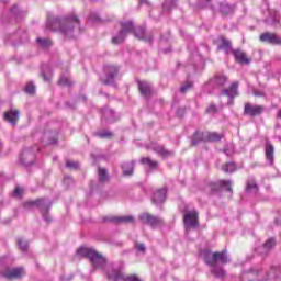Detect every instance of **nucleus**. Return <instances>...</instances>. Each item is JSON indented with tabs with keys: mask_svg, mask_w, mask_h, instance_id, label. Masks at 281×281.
<instances>
[{
	"mask_svg": "<svg viewBox=\"0 0 281 281\" xmlns=\"http://www.w3.org/2000/svg\"><path fill=\"white\" fill-rule=\"evenodd\" d=\"M134 32V36L138 41H145L146 43L153 44V32L146 33V29L138 26L135 29L133 21L121 22V30L117 35L112 37L113 45H120L123 41L126 40L128 34Z\"/></svg>",
	"mask_w": 281,
	"mask_h": 281,
	"instance_id": "f257e3e1",
	"label": "nucleus"
},
{
	"mask_svg": "<svg viewBox=\"0 0 281 281\" xmlns=\"http://www.w3.org/2000/svg\"><path fill=\"white\" fill-rule=\"evenodd\" d=\"M76 26H80V20L76 15L55 18L48 20L46 23V30H50V32H60L66 38L74 37V27Z\"/></svg>",
	"mask_w": 281,
	"mask_h": 281,
	"instance_id": "f03ea898",
	"label": "nucleus"
},
{
	"mask_svg": "<svg viewBox=\"0 0 281 281\" xmlns=\"http://www.w3.org/2000/svg\"><path fill=\"white\" fill-rule=\"evenodd\" d=\"M202 256L205 265L212 267L211 273H213V276H216V278H223V276H225L223 267L231 262L229 256H227V250H222L221 252L204 250Z\"/></svg>",
	"mask_w": 281,
	"mask_h": 281,
	"instance_id": "7ed1b4c3",
	"label": "nucleus"
},
{
	"mask_svg": "<svg viewBox=\"0 0 281 281\" xmlns=\"http://www.w3.org/2000/svg\"><path fill=\"white\" fill-rule=\"evenodd\" d=\"M26 205H36V207H38L44 221H46V223H49L52 221V217L49 216V210H52V201H49L45 198H42V199L31 201V202L26 203Z\"/></svg>",
	"mask_w": 281,
	"mask_h": 281,
	"instance_id": "20e7f679",
	"label": "nucleus"
},
{
	"mask_svg": "<svg viewBox=\"0 0 281 281\" xmlns=\"http://www.w3.org/2000/svg\"><path fill=\"white\" fill-rule=\"evenodd\" d=\"M38 150L40 149L36 146L23 149L20 157L21 164L23 166H32V164H34V159H36V154Z\"/></svg>",
	"mask_w": 281,
	"mask_h": 281,
	"instance_id": "39448f33",
	"label": "nucleus"
},
{
	"mask_svg": "<svg viewBox=\"0 0 281 281\" xmlns=\"http://www.w3.org/2000/svg\"><path fill=\"white\" fill-rule=\"evenodd\" d=\"M120 72V68L117 66L108 65L104 67L105 78L101 79L102 85H115V78H117V74Z\"/></svg>",
	"mask_w": 281,
	"mask_h": 281,
	"instance_id": "423d86ee",
	"label": "nucleus"
},
{
	"mask_svg": "<svg viewBox=\"0 0 281 281\" xmlns=\"http://www.w3.org/2000/svg\"><path fill=\"white\" fill-rule=\"evenodd\" d=\"M138 220L144 225H149V227H158V225H164V218L155 216L150 213H142L138 215Z\"/></svg>",
	"mask_w": 281,
	"mask_h": 281,
	"instance_id": "0eeeda50",
	"label": "nucleus"
},
{
	"mask_svg": "<svg viewBox=\"0 0 281 281\" xmlns=\"http://www.w3.org/2000/svg\"><path fill=\"white\" fill-rule=\"evenodd\" d=\"M183 223L187 229L199 227V212L196 210L184 211Z\"/></svg>",
	"mask_w": 281,
	"mask_h": 281,
	"instance_id": "6e6552de",
	"label": "nucleus"
},
{
	"mask_svg": "<svg viewBox=\"0 0 281 281\" xmlns=\"http://www.w3.org/2000/svg\"><path fill=\"white\" fill-rule=\"evenodd\" d=\"M147 150H153L156 155L162 157V159H168V157H172V155H175V151L169 150L164 145L157 143H150L147 145Z\"/></svg>",
	"mask_w": 281,
	"mask_h": 281,
	"instance_id": "1a4fd4ad",
	"label": "nucleus"
},
{
	"mask_svg": "<svg viewBox=\"0 0 281 281\" xmlns=\"http://www.w3.org/2000/svg\"><path fill=\"white\" fill-rule=\"evenodd\" d=\"M222 95L228 98V104H234V98L238 95V81L233 82L227 89H222L220 98Z\"/></svg>",
	"mask_w": 281,
	"mask_h": 281,
	"instance_id": "9d476101",
	"label": "nucleus"
},
{
	"mask_svg": "<svg viewBox=\"0 0 281 281\" xmlns=\"http://www.w3.org/2000/svg\"><path fill=\"white\" fill-rule=\"evenodd\" d=\"M265 113V106L256 105L251 103H245L244 115H248L249 117H258Z\"/></svg>",
	"mask_w": 281,
	"mask_h": 281,
	"instance_id": "9b49d317",
	"label": "nucleus"
},
{
	"mask_svg": "<svg viewBox=\"0 0 281 281\" xmlns=\"http://www.w3.org/2000/svg\"><path fill=\"white\" fill-rule=\"evenodd\" d=\"M3 278L8 280H19V278H23V268H7L2 272Z\"/></svg>",
	"mask_w": 281,
	"mask_h": 281,
	"instance_id": "f8f14e48",
	"label": "nucleus"
},
{
	"mask_svg": "<svg viewBox=\"0 0 281 281\" xmlns=\"http://www.w3.org/2000/svg\"><path fill=\"white\" fill-rule=\"evenodd\" d=\"M261 43H268L269 45H281V38L276 33L266 32L259 36Z\"/></svg>",
	"mask_w": 281,
	"mask_h": 281,
	"instance_id": "ddd939ff",
	"label": "nucleus"
},
{
	"mask_svg": "<svg viewBox=\"0 0 281 281\" xmlns=\"http://www.w3.org/2000/svg\"><path fill=\"white\" fill-rule=\"evenodd\" d=\"M117 120H120V115H117L115 111L109 108L102 110V122H105V124H113L117 122Z\"/></svg>",
	"mask_w": 281,
	"mask_h": 281,
	"instance_id": "4468645a",
	"label": "nucleus"
},
{
	"mask_svg": "<svg viewBox=\"0 0 281 281\" xmlns=\"http://www.w3.org/2000/svg\"><path fill=\"white\" fill-rule=\"evenodd\" d=\"M227 76L222 74H216L213 79H211L210 85H212L213 89H223L225 85H227Z\"/></svg>",
	"mask_w": 281,
	"mask_h": 281,
	"instance_id": "2eb2a0df",
	"label": "nucleus"
},
{
	"mask_svg": "<svg viewBox=\"0 0 281 281\" xmlns=\"http://www.w3.org/2000/svg\"><path fill=\"white\" fill-rule=\"evenodd\" d=\"M265 155H266V159L270 164V166H273L276 147H273V144H271V140H269V139H266Z\"/></svg>",
	"mask_w": 281,
	"mask_h": 281,
	"instance_id": "dca6fc26",
	"label": "nucleus"
},
{
	"mask_svg": "<svg viewBox=\"0 0 281 281\" xmlns=\"http://www.w3.org/2000/svg\"><path fill=\"white\" fill-rule=\"evenodd\" d=\"M262 270L260 268H252L250 270L244 271L241 273V281H254L256 278H259Z\"/></svg>",
	"mask_w": 281,
	"mask_h": 281,
	"instance_id": "f3484780",
	"label": "nucleus"
},
{
	"mask_svg": "<svg viewBox=\"0 0 281 281\" xmlns=\"http://www.w3.org/2000/svg\"><path fill=\"white\" fill-rule=\"evenodd\" d=\"M21 112L19 110H9L4 113L5 122H9L12 126H16Z\"/></svg>",
	"mask_w": 281,
	"mask_h": 281,
	"instance_id": "a211bd4d",
	"label": "nucleus"
},
{
	"mask_svg": "<svg viewBox=\"0 0 281 281\" xmlns=\"http://www.w3.org/2000/svg\"><path fill=\"white\" fill-rule=\"evenodd\" d=\"M232 54L239 65H249L251 63V59L247 58V55L241 49H233Z\"/></svg>",
	"mask_w": 281,
	"mask_h": 281,
	"instance_id": "6ab92c4d",
	"label": "nucleus"
},
{
	"mask_svg": "<svg viewBox=\"0 0 281 281\" xmlns=\"http://www.w3.org/2000/svg\"><path fill=\"white\" fill-rule=\"evenodd\" d=\"M168 190L166 188L158 189L155 191L151 201L155 205H161L166 201V194Z\"/></svg>",
	"mask_w": 281,
	"mask_h": 281,
	"instance_id": "aec40b11",
	"label": "nucleus"
},
{
	"mask_svg": "<svg viewBox=\"0 0 281 281\" xmlns=\"http://www.w3.org/2000/svg\"><path fill=\"white\" fill-rule=\"evenodd\" d=\"M138 89L143 98H150L153 95V86L148 81L138 82Z\"/></svg>",
	"mask_w": 281,
	"mask_h": 281,
	"instance_id": "412c9836",
	"label": "nucleus"
},
{
	"mask_svg": "<svg viewBox=\"0 0 281 281\" xmlns=\"http://www.w3.org/2000/svg\"><path fill=\"white\" fill-rule=\"evenodd\" d=\"M267 278L259 279L258 281L276 280V278H281L280 266H272L268 272H266Z\"/></svg>",
	"mask_w": 281,
	"mask_h": 281,
	"instance_id": "4be33fe9",
	"label": "nucleus"
},
{
	"mask_svg": "<svg viewBox=\"0 0 281 281\" xmlns=\"http://www.w3.org/2000/svg\"><path fill=\"white\" fill-rule=\"evenodd\" d=\"M273 247H276V238H270L262 245V247L258 248V254L261 256H267V254L271 251Z\"/></svg>",
	"mask_w": 281,
	"mask_h": 281,
	"instance_id": "5701e85b",
	"label": "nucleus"
},
{
	"mask_svg": "<svg viewBox=\"0 0 281 281\" xmlns=\"http://www.w3.org/2000/svg\"><path fill=\"white\" fill-rule=\"evenodd\" d=\"M104 223L110 222V223H134L135 217L132 215L127 216H121V217H104L103 218Z\"/></svg>",
	"mask_w": 281,
	"mask_h": 281,
	"instance_id": "b1692460",
	"label": "nucleus"
},
{
	"mask_svg": "<svg viewBox=\"0 0 281 281\" xmlns=\"http://www.w3.org/2000/svg\"><path fill=\"white\" fill-rule=\"evenodd\" d=\"M217 43H218V48L226 52V54H229V52L232 53L234 50L232 49V42L225 38L224 36H220L217 38Z\"/></svg>",
	"mask_w": 281,
	"mask_h": 281,
	"instance_id": "393cba45",
	"label": "nucleus"
},
{
	"mask_svg": "<svg viewBox=\"0 0 281 281\" xmlns=\"http://www.w3.org/2000/svg\"><path fill=\"white\" fill-rule=\"evenodd\" d=\"M121 168L123 170L124 177H131L135 170V162L134 161L123 162Z\"/></svg>",
	"mask_w": 281,
	"mask_h": 281,
	"instance_id": "a878e982",
	"label": "nucleus"
},
{
	"mask_svg": "<svg viewBox=\"0 0 281 281\" xmlns=\"http://www.w3.org/2000/svg\"><path fill=\"white\" fill-rule=\"evenodd\" d=\"M203 136L206 142H221L223 139V136L216 132H205Z\"/></svg>",
	"mask_w": 281,
	"mask_h": 281,
	"instance_id": "bb28decb",
	"label": "nucleus"
},
{
	"mask_svg": "<svg viewBox=\"0 0 281 281\" xmlns=\"http://www.w3.org/2000/svg\"><path fill=\"white\" fill-rule=\"evenodd\" d=\"M246 192H258V183H256V178L249 177L246 182Z\"/></svg>",
	"mask_w": 281,
	"mask_h": 281,
	"instance_id": "cd10ccee",
	"label": "nucleus"
},
{
	"mask_svg": "<svg viewBox=\"0 0 281 281\" xmlns=\"http://www.w3.org/2000/svg\"><path fill=\"white\" fill-rule=\"evenodd\" d=\"M203 135H205V132H195L191 140V145L198 146V144H201V142H207Z\"/></svg>",
	"mask_w": 281,
	"mask_h": 281,
	"instance_id": "c85d7f7f",
	"label": "nucleus"
},
{
	"mask_svg": "<svg viewBox=\"0 0 281 281\" xmlns=\"http://www.w3.org/2000/svg\"><path fill=\"white\" fill-rule=\"evenodd\" d=\"M178 0H165L162 3L164 12H170V10H175L177 8Z\"/></svg>",
	"mask_w": 281,
	"mask_h": 281,
	"instance_id": "c756f323",
	"label": "nucleus"
},
{
	"mask_svg": "<svg viewBox=\"0 0 281 281\" xmlns=\"http://www.w3.org/2000/svg\"><path fill=\"white\" fill-rule=\"evenodd\" d=\"M140 164H143L144 166H148V168H150V170H155V168H157V166H159V162H157L148 157L142 158Z\"/></svg>",
	"mask_w": 281,
	"mask_h": 281,
	"instance_id": "7c9ffc66",
	"label": "nucleus"
},
{
	"mask_svg": "<svg viewBox=\"0 0 281 281\" xmlns=\"http://www.w3.org/2000/svg\"><path fill=\"white\" fill-rule=\"evenodd\" d=\"M98 175L100 183H106V181H109V172L106 169L99 167Z\"/></svg>",
	"mask_w": 281,
	"mask_h": 281,
	"instance_id": "2f4dec72",
	"label": "nucleus"
},
{
	"mask_svg": "<svg viewBox=\"0 0 281 281\" xmlns=\"http://www.w3.org/2000/svg\"><path fill=\"white\" fill-rule=\"evenodd\" d=\"M94 135L97 137H100L101 139H111V137H113V132L109 130H102V131L95 132Z\"/></svg>",
	"mask_w": 281,
	"mask_h": 281,
	"instance_id": "473e14b6",
	"label": "nucleus"
},
{
	"mask_svg": "<svg viewBox=\"0 0 281 281\" xmlns=\"http://www.w3.org/2000/svg\"><path fill=\"white\" fill-rule=\"evenodd\" d=\"M36 43L38 44L40 47H43L44 49H47V47H52V40H49V38L38 37L36 40Z\"/></svg>",
	"mask_w": 281,
	"mask_h": 281,
	"instance_id": "72a5a7b5",
	"label": "nucleus"
},
{
	"mask_svg": "<svg viewBox=\"0 0 281 281\" xmlns=\"http://www.w3.org/2000/svg\"><path fill=\"white\" fill-rule=\"evenodd\" d=\"M223 172H236V164L235 162H227L222 166Z\"/></svg>",
	"mask_w": 281,
	"mask_h": 281,
	"instance_id": "f704fd0d",
	"label": "nucleus"
},
{
	"mask_svg": "<svg viewBox=\"0 0 281 281\" xmlns=\"http://www.w3.org/2000/svg\"><path fill=\"white\" fill-rule=\"evenodd\" d=\"M217 186L218 188H224L227 192H232V180H220Z\"/></svg>",
	"mask_w": 281,
	"mask_h": 281,
	"instance_id": "c9c22d12",
	"label": "nucleus"
},
{
	"mask_svg": "<svg viewBox=\"0 0 281 281\" xmlns=\"http://www.w3.org/2000/svg\"><path fill=\"white\" fill-rule=\"evenodd\" d=\"M194 87V82L186 81L179 89L180 93H188Z\"/></svg>",
	"mask_w": 281,
	"mask_h": 281,
	"instance_id": "e433bc0d",
	"label": "nucleus"
},
{
	"mask_svg": "<svg viewBox=\"0 0 281 281\" xmlns=\"http://www.w3.org/2000/svg\"><path fill=\"white\" fill-rule=\"evenodd\" d=\"M66 168H69V170H78V168H80V162L74 160H66Z\"/></svg>",
	"mask_w": 281,
	"mask_h": 281,
	"instance_id": "4c0bfd02",
	"label": "nucleus"
},
{
	"mask_svg": "<svg viewBox=\"0 0 281 281\" xmlns=\"http://www.w3.org/2000/svg\"><path fill=\"white\" fill-rule=\"evenodd\" d=\"M18 246L20 247L21 251H27V247H29V244H27V240L23 239V238H18Z\"/></svg>",
	"mask_w": 281,
	"mask_h": 281,
	"instance_id": "58836bf2",
	"label": "nucleus"
},
{
	"mask_svg": "<svg viewBox=\"0 0 281 281\" xmlns=\"http://www.w3.org/2000/svg\"><path fill=\"white\" fill-rule=\"evenodd\" d=\"M58 85H60V87H71V80L67 77H60Z\"/></svg>",
	"mask_w": 281,
	"mask_h": 281,
	"instance_id": "ea45409f",
	"label": "nucleus"
},
{
	"mask_svg": "<svg viewBox=\"0 0 281 281\" xmlns=\"http://www.w3.org/2000/svg\"><path fill=\"white\" fill-rule=\"evenodd\" d=\"M216 111H218V108H217L216 104H214V103H211V104L206 108V113L214 114V113H216Z\"/></svg>",
	"mask_w": 281,
	"mask_h": 281,
	"instance_id": "a19ab883",
	"label": "nucleus"
},
{
	"mask_svg": "<svg viewBox=\"0 0 281 281\" xmlns=\"http://www.w3.org/2000/svg\"><path fill=\"white\" fill-rule=\"evenodd\" d=\"M25 91L29 93V94H32L36 91V87L34 86V83H29L26 87H25Z\"/></svg>",
	"mask_w": 281,
	"mask_h": 281,
	"instance_id": "79ce46f5",
	"label": "nucleus"
},
{
	"mask_svg": "<svg viewBox=\"0 0 281 281\" xmlns=\"http://www.w3.org/2000/svg\"><path fill=\"white\" fill-rule=\"evenodd\" d=\"M210 5V0H198V8H207Z\"/></svg>",
	"mask_w": 281,
	"mask_h": 281,
	"instance_id": "37998d69",
	"label": "nucleus"
},
{
	"mask_svg": "<svg viewBox=\"0 0 281 281\" xmlns=\"http://www.w3.org/2000/svg\"><path fill=\"white\" fill-rule=\"evenodd\" d=\"M135 247L137 251H142V254L146 252V246L144 244H136Z\"/></svg>",
	"mask_w": 281,
	"mask_h": 281,
	"instance_id": "c03bdc74",
	"label": "nucleus"
},
{
	"mask_svg": "<svg viewBox=\"0 0 281 281\" xmlns=\"http://www.w3.org/2000/svg\"><path fill=\"white\" fill-rule=\"evenodd\" d=\"M21 194H23V189L16 187V188L13 190V196H21Z\"/></svg>",
	"mask_w": 281,
	"mask_h": 281,
	"instance_id": "a18cd8bd",
	"label": "nucleus"
},
{
	"mask_svg": "<svg viewBox=\"0 0 281 281\" xmlns=\"http://www.w3.org/2000/svg\"><path fill=\"white\" fill-rule=\"evenodd\" d=\"M19 7L16 4H14L12 8H11V14H14V16H19Z\"/></svg>",
	"mask_w": 281,
	"mask_h": 281,
	"instance_id": "49530a36",
	"label": "nucleus"
},
{
	"mask_svg": "<svg viewBox=\"0 0 281 281\" xmlns=\"http://www.w3.org/2000/svg\"><path fill=\"white\" fill-rule=\"evenodd\" d=\"M64 183H65L66 186H69L70 183H74V179H72L70 176H66V177L64 178Z\"/></svg>",
	"mask_w": 281,
	"mask_h": 281,
	"instance_id": "de8ad7c7",
	"label": "nucleus"
},
{
	"mask_svg": "<svg viewBox=\"0 0 281 281\" xmlns=\"http://www.w3.org/2000/svg\"><path fill=\"white\" fill-rule=\"evenodd\" d=\"M42 76H43V78H44V80L46 82H49V80H52V76L50 75H47V74L43 72Z\"/></svg>",
	"mask_w": 281,
	"mask_h": 281,
	"instance_id": "09e8293b",
	"label": "nucleus"
},
{
	"mask_svg": "<svg viewBox=\"0 0 281 281\" xmlns=\"http://www.w3.org/2000/svg\"><path fill=\"white\" fill-rule=\"evenodd\" d=\"M91 20H92V21H100V16H98V15H92V16H91Z\"/></svg>",
	"mask_w": 281,
	"mask_h": 281,
	"instance_id": "8fccbe9b",
	"label": "nucleus"
},
{
	"mask_svg": "<svg viewBox=\"0 0 281 281\" xmlns=\"http://www.w3.org/2000/svg\"><path fill=\"white\" fill-rule=\"evenodd\" d=\"M49 144H56V138H52V139L49 140Z\"/></svg>",
	"mask_w": 281,
	"mask_h": 281,
	"instance_id": "3c124183",
	"label": "nucleus"
},
{
	"mask_svg": "<svg viewBox=\"0 0 281 281\" xmlns=\"http://www.w3.org/2000/svg\"><path fill=\"white\" fill-rule=\"evenodd\" d=\"M81 99L83 100V102H87V95H82Z\"/></svg>",
	"mask_w": 281,
	"mask_h": 281,
	"instance_id": "603ef678",
	"label": "nucleus"
},
{
	"mask_svg": "<svg viewBox=\"0 0 281 281\" xmlns=\"http://www.w3.org/2000/svg\"><path fill=\"white\" fill-rule=\"evenodd\" d=\"M2 148H3V143H1V140H0V153H1Z\"/></svg>",
	"mask_w": 281,
	"mask_h": 281,
	"instance_id": "864d4df0",
	"label": "nucleus"
},
{
	"mask_svg": "<svg viewBox=\"0 0 281 281\" xmlns=\"http://www.w3.org/2000/svg\"><path fill=\"white\" fill-rule=\"evenodd\" d=\"M0 3H8V0H0Z\"/></svg>",
	"mask_w": 281,
	"mask_h": 281,
	"instance_id": "5fc2aeb1",
	"label": "nucleus"
},
{
	"mask_svg": "<svg viewBox=\"0 0 281 281\" xmlns=\"http://www.w3.org/2000/svg\"><path fill=\"white\" fill-rule=\"evenodd\" d=\"M24 38H27V33H23Z\"/></svg>",
	"mask_w": 281,
	"mask_h": 281,
	"instance_id": "6e6d98bb",
	"label": "nucleus"
},
{
	"mask_svg": "<svg viewBox=\"0 0 281 281\" xmlns=\"http://www.w3.org/2000/svg\"><path fill=\"white\" fill-rule=\"evenodd\" d=\"M20 43H25V40H21Z\"/></svg>",
	"mask_w": 281,
	"mask_h": 281,
	"instance_id": "4d7b16f0",
	"label": "nucleus"
},
{
	"mask_svg": "<svg viewBox=\"0 0 281 281\" xmlns=\"http://www.w3.org/2000/svg\"><path fill=\"white\" fill-rule=\"evenodd\" d=\"M145 0H140V3H144Z\"/></svg>",
	"mask_w": 281,
	"mask_h": 281,
	"instance_id": "13d9d810",
	"label": "nucleus"
},
{
	"mask_svg": "<svg viewBox=\"0 0 281 281\" xmlns=\"http://www.w3.org/2000/svg\"><path fill=\"white\" fill-rule=\"evenodd\" d=\"M256 95H261L260 93H257Z\"/></svg>",
	"mask_w": 281,
	"mask_h": 281,
	"instance_id": "bf43d9fd",
	"label": "nucleus"
}]
</instances>
